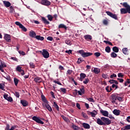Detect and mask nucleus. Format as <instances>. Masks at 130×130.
<instances>
[{
  "mask_svg": "<svg viewBox=\"0 0 130 130\" xmlns=\"http://www.w3.org/2000/svg\"><path fill=\"white\" fill-rule=\"evenodd\" d=\"M120 5H122L124 8L120 9V13L122 14H130V6L126 2L123 3H120Z\"/></svg>",
  "mask_w": 130,
  "mask_h": 130,
  "instance_id": "nucleus-1",
  "label": "nucleus"
},
{
  "mask_svg": "<svg viewBox=\"0 0 130 130\" xmlns=\"http://www.w3.org/2000/svg\"><path fill=\"white\" fill-rule=\"evenodd\" d=\"M78 53L81 55L82 57H88V56H91V55H93V54L91 52H85L84 50H80L78 51Z\"/></svg>",
  "mask_w": 130,
  "mask_h": 130,
  "instance_id": "nucleus-2",
  "label": "nucleus"
},
{
  "mask_svg": "<svg viewBox=\"0 0 130 130\" xmlns=\"http://www.w3.org/2000/svg\"><path fill=\"white\" fill-rule=\"evenodd\" d=\"M101 119H102V121L104 122L105 125H109V124H111V120L109 119L108 118H106L104 117H102L101 118Z\"/></svg>",
  "mask_w": 130,
  "mask_h": 130,
  "instance_id": "nucleus-3",
  "label": "nucleus"
},
{
  "mask_svg": "<svg viewBox=\"0 0 130 130\" xmlns=\"http://www.w3.org/2000/svg\"><path fill=\"white\" fill-rule=\"evenodd\" d=\"M106 13L108 15V16H109V17H111V18L114 19V20H118L117 15H116V14H114L110 11H106Z\"/></svg>",
  "mask_w": 130,
  "mask_h": 130,
  "instance_id": "nucleus-4",
  "label": "nucleus"
},
{
  "mask_svg": "<svg viewBox=\"0 0 130 130\" xmlns=\"http://www.w3.org/2000/svg\"><path fill=\"white\" fill-rule=\"evenodd\" d=\"M32 120L37 122V123H40L41 124H44V122L42 121L38 117L34 116L32 117Z\"/></svg>",
  "mask_w": 130,
  "mask_h": 130,
  "instance_id": "nucleus-5",
  "label": "nucleus"
},
{
  "mask_svg": "<svg viewBox=\"0 0 130 130\" xmlns=\"http://www.w3.org/2000/svg\"><path fill=\"white\" fill-rule=\"evenodd\" d=\"M15 24L17 25V26H19V28L22 29L23 31L24 32H26L27 31V28L25 27L24 26H23V24H22L19 21H16L15 22Z\"/></svg>",
  "mask_w": 130,
  "mask_h": 130,
  "instance_id": "nucleus-6",
  "label": "nucleus"
},
{
  "mask_svg": "<svg viewBox=\"0 0 130 130\" xmlns=\"http://www.w3.org/2000/svg\"><path fill=\"white\" fill-rule=\"evenodd\" d=\"M43 106L44 108H45V109H48V111H50V112H51V111H52V108H51V107H50L49 104H48V103H45L43 104Z\"/></svg>",
  "mask_w": 130,
  "mask_h": 130,
  "instance_id": "nucleus-7",
  "label": "nucleus"
},
{
  "mask_svg": "<svg viewBox=\"0 0 130 130\" xmlns=\"http://www.w3.org/2000/svg\"><path fill=\"white\" fill-rule=\"evenodd\" d=\"M112 103L114 104L115 103V101L117 100V93H113L111 95Z\"/></svg>",
  "mask_w": 130,
  "mask_h": 130,
  "instance_id": "nucleus-8",
  "label": "nucleus"
},
{
  "mask_svg": "<svg viewBox=\"0 0 130 130\" xmlns=\"http://www.w3.org/2000/svg\"><path fill=\"white\" fill-rule=\"evenodd\" d=\"M88 115H91V117H95L97 115V111L96 110H93V112H90L89 111H87Z\"/></svg>",
  "mask_w": 130,
  "mask_h": 130,
  "instance_id": "nucleus-9",
  "label": "nucleus"
},
{
  "mask_svg": "<svg viewBox=\"0 0 130 130\" xmlns=\"http://www.w3.org/2000/svg\"><path fill=\"white\" fill-rule=\"evenodd\" d=\"M42 55L44 58H48L49 57V53L45 49L43 50Z\"/></svg>",
  "mask_w": 130,
  "mask_h": 130,
  "instance_id": "nucleus-10",
  "label": "nucleus"
},
{
  "mask_svg": "<svg viewBox=\"0 0 130 130\" xmlns=\"http://www.w3.org/2000/svg\"><path fill=\"white\" fill-rule=\"evenodd\" d=\"M41 5H43L44 6H50L51 5V3L48 0H42L41 1Z\"/></svg>",
  "mask_w": 130,
  "mask_h": 130,
  "instance_id": "nucleus-11",
  "label": "nucleus"
},
{
  "mask_svg": "<svg viewBox=\"0 0 130 130\" xmlns=\"http://www.w3.org/2000/svg\"><path fill=\"white\" fill-rule=\"evenodd\" d=\"M4 39L7 41V42H11V36L9 34H5L4 36Z\"/></svg>",
  "mask_w": 130,
  "mask_h": 130,
  "instance_id": "nucleus-12",
  "label": "nucleus"
},
{
  "mask_svg": "<svg viewBox=\"0 0 130 130\" xmlns=\"http://www.w3.org/2000/svg\"><path fill=\"white\" fill-rule=\"evenodd\" d=\"M8 94H4V98L6 99V100H7V101H9V102H13V98L11 96H8Z\"/></svg>",
  "mask_w": 130,
  "mask_h": 130,
  "instance_id": "nucleus-13",
  "label": "nucleus"
},
{
  "mask_svg": "<svg viewBox=\"0 0 130 130\" xmlns=\"http://www.w3.org/2000/svg\"><path fill=\"white\" fill-rule=\"evenodd\" d=\"M41 20L42 22L45 24V25H48L50 24V22L45 18L44 17H41Z\"/></svg>",
  "mask_w": 130,
  "mask_h": 130,
  "instance_id": "nucleus-14",
  "label": "nucleus"
},
{
  "mask_svg": "<svg viewBox=\"0 0 130 130\" xmlns=\"http://www.w3.org/2000/svg\"><path fill=\"white\" fill-rule=\"evenodd\" d=\"M101 113H102V115L104 116H106V117H108V115H109V113L107 111H104L103 110H101L100 111Z\"/></svg>",
  "mask_w": 130,
  "mask_h": 130,
  "instance_id": "nucleus-15",
  "label": "nucleus"
},
{
  "mask_svg": "<svg viewBox=\"0 0 130 130\" xmlns=\"http://www.w3.org/2000/svg\"><path fill=\"white\" fill-rule=\"evenodd\" d=\"M29 36H30V37H32V38H36V32L33 30H31L29 31Z\"/></svg>",
  "mask_w": 130,
  "mask_h": 130,
  "instance_id": "nucleus-16",
  "label": "nucleus"
},
{
  "mask_svg": "<svg viewBox=\"0 0 130 130\" xmlns=\"http://www.w3.org/2000/svg\"><path fill=\"white\" fill-rule=\"evenodd\" d=\"M96 123L98 124H99V125H105V123L102 121V119H101L100 118H98L96 120Z\"/></svg>",
  "mask_w": 130,
  "mask_h": 130,
  "instance_id": "nucleus-17",
  "label": "nucleus"
},
{
  "mask_svg": "<svg viewBox=\"0 0 130 130\" xmlns=\"http://www.w3.org/2000/svg\"><path fill=\"white\" fill-rule=\"evenodd\" d=\"M84 39L87 41H91V40L92 39V36L90 35H86L84 36Z\"/></svg>",
  "mask_w": 130,
  "mask_h": 130,
  "instance_id": "nucleus-18",
  "label": "nucleus"
},
{
  "mask_svg": "<svg viewBox=\"0 0 130 130\" xmlns=\"http://www.w3.org/2000/svg\"><path fill=\"white\" fill-rule=\"evenodd\" d=\"M3 4L6 8H10L11 6V3L9 1H3Z\"/></svg>",
  "mask_w": 130,
  "mask_h": 130,
  "instance_id": "nucleus-19",
  "label": "nucleus"
},
{
  "mask_svg": "<svg viewBox=\"0 0 130 130\" xmlns=\"http://www.w3.org/2000/svg\"><path fill=\"white\" fill-rule=\"evenodd\" d=\"M34 81L36 82V83H41L42 82V79L40 77H35Z\"/></svg>",
  "mask_w": 130,
  "mask_h": 130,
  "instance_id": "nucleus-20",
  "label": "nucleus"
},
{
  "mask_svg": "<svg viewBox=\"0 0 130 130\" xmlns=\"http://www.w3.org/2000/svg\"><path fill=\"white\" fill-rule=\"evenodd\" d=\"M113 114L115 115L118 116L120 114V110L117 109H114L113 111Z\"/></svg>",
  "mask_w": 130,
  "mask_h": 130,
  "instance_id": "nucleus-21",
  "label": "nucleus"
},
{
  "mask_svg": "<svg viewBox=\"0 0 130 130\" xmlns=\"http://www.w3.org/2000/svg\"><path fill=\"white\" fill-rule=\"evenodd\" d=\"M82 125L84 128H85L86 129H89V128H90V125L87 123H83Z\"/></svg>",
  "mask_w": 130,
  "mask_h": 130,
  "instance_id": "nucleus-22",
  "label": "nucleus"
},
{
  "mask_svg": "<svg viewBox=\"0 0 130 130\" xmlns=\"http://www.w3.org/2000/svg\"><path fill=\"white\" fill-rule=\"evenodd\" d=\"M20 102L22 105V106H24V107H26V106H28V103L27 102V101H24V100H21Z\"/></svg>",
  "mask_w": 130,
  "mask_h": 130,
  "instance_id": "nucleus-23",
  "label": "nucleus"
},
{
  "mask_svg": "<svg viewBox=\"0 0 130 130\" xmlns=\"http://www.w3.org/2000/svg\"><path fill=\"white\" fill-rule=\"evenodd\" d=\"M123 53L125 55L128 54V49L127 48H124L122 49Z\"/></svg>",
  "mask_w": 130,
  "mask_h": 130,
  "instance_id": "nucleus-24",
  "label": "nucleus"
},
{
  "mask_svg": "<svg viewBox=\"0 0 130 130\" xmlns=\"http://www.w3.org/2000/svg\"><path fill=\"white\" fill-rule=\"evenodd\" d=\"M36 39H37V40H41V41H43L44 40V37L40 36H36Z\"/></svg>",
  "mask_w": 130,
  "mask_h": 130,
  "instance_id": "nucleus-25",
  "label": "nucleus"
},
{
  "mask_svg": "<svg viewBox=\"0 0 130 130\" xmlns=\"http://www.w3.org/2000/svg\"><path fill=\"white\" fill-rule=\"evenodd\" d=\"M6 130H14L15 129V127L12 126L11 128L10 129V125L9 124H7L6 125V127L5 128Z\"/></svg>",
  "mask_w": 130,
  "mask_h": 130,
  "instance_id": "nucleus-26",
  "label": "nucleus"
},
{
  "mask_svg": "<svg viewBox=\"0 0 130 130\" xmlns=\"http://www.w3.org/2000/svg\"><path fill=\"white\" fill-rule=\"evenodd\" d=\"M58 28L59 29H60V28H63V29H65V30H67V29H68V27H67V26H66L64 24H60L59 26H58Z\"/></svg>",
  "mask_w": 130,
  "mask_h": 130,
  "instance_id": "nucleus-27",
  "label": "nucleus"
},
{
  "mask_svg": "<svg viewBox=\"0 0 130 130\" xmlns=\"http://www.w3.org/2000/svg\"><path fill=\"white\" fill-rule=\"evenodd\" d=\"M53 104H54V106L55 108H56V110H57V111H59V107H58V105H57V103H56V102H54Z\"/></svg>",
  "mask_w": 130,
  "mask_h": 130,
  "instance_id": "nucleus-28",
  "label": "nucleus"
},
{
  "mask_svg": "<svg viewBox=\"0 0 130 130\" xmlns=\"http://www.w3.org/2000/svg\"><path fill=\"white\" fill-rule=\"evenodd\" d=\"M42 100L44 103H48V101L47 100V99L45 98V96L44 95H42Z\"/></svg>",
  "mask_w": 130,
  "mask_h": 130,
  "instance_id": "nucleus-29",
  "label": "nucleus"
},
{
  "mask_svg": "<svg viewBox=\"0 0 130 130\" xmlns=\"http://www.w3.org/2000/svg\"><path fill=\"white\" fill-rule=\"evenodd\" d=\"M1 68H7V64L3 61L1 60Z\"/></svg>",
  "mask_w": 130,
  "mask_h": 130,
  "instance_id": "nucleus-30",
  "label": "nucleus"
},
{
  "mask_svg": "<svg viewBox=\"0 0 130 130\" xmlns=\"http://www.w3.org/2000/svg\"><path fill=\"white\" fill-rule=\"evenodd\" d=\"M105 51L108 53H110V52H111V49L110 48L109 46H107L105 48Z\"/></svg>",
  "mask_w": 130,
  "mask_h": 130,
  "instance_id": "nucleus-31",
  "label": "nucleus"
},
{
  "mask_svg": "<svg viewBox=\"0 0 130 130\" xmlns=\"http://www.w3.org/2000/svg\"><path fill=\"white\" fill-rule=\"evenodd\" d=\"M113 51H114V52L117 53V52H118V51H119V49H118V48L117 47L115 46V47H113Z\"/></svg>",
  "mask_w": 130,
  "mask_h": 130,
  "instance_id": "nucleus-32",
  "label": "nucleus"
},
{
  "mask_svg": "<svg viewBox=\"0 0 130 130\" xmlns=\"http://www.w3.org/2000/svg\"><path fill=\"white\" fill-rule=\"evenodd\" d=\"M47 18H48V19L49 21H52L53 19V17L50 15V14H48L47 16Z\"/></svg>",
  "mask_w": 130,
  "mask_h": 130,
  "instance_id": "nucleus-33",
  "label": "nucleus"
},
{
  "mask_svg": "<svg viewBox=\"0 0 130 130\" xmlns=\"http://www.w3.org/2000/svg\"><path fill=\"white\" fill-rule=\"evenodd\" d=\"M111 57H112L113 58H115V57H117V54L116 53H115V52H113L111 53Z\"/></svg>",
  "mask_w": 130,
  "mask_h": 130,
  "instance_id": "nucleus-34",
  "label": "nucleus"
},
{
  "mask_svg": "<svg viewBox=\"0 0 130 130\" xmlns=\"http://www.w3.org/2000/svg\"><path fill=\"white\" fill-rule=\"evenodd\" d=\"M93 72L94 74H99V73H100V69L98 68H94L93 70Z\"/></svg>",
  "mask_w": 130,
  "mask_h": 130,
  "instance_id": "nucleus-35",
  "label": "nucleus"
},
{
  "mask_svg": "<svg viewBox=\"0 0 130 130\" xmlns=\"http://www.w3.org/2000/svg\"><path fill=\"white\" fill-rule=\"evenodd\" d=\"M80 90L82 94H85V87L84 86H82Z\"/></svg>",
  "mask_w": 130,
  "mask_h": 130,
  "instance_id": "nucleus-36",
  "label": "nucleus"
},
{
  "mask_svg": "<svg viewBox=\"0 0 130 130\" xmlns=\"http://www.w3.org/2000/svg\"><path fill=\"white\" fill-rule=\"evenodd\" d=\"M65 43L67 44V45H69L70 46L72 45V42L70 40H66L65 41Z\"/></svg>",
  "mask_w": 130,
  "mask_h": 130,
  "instance_id": "nucleus-37",
  "label": "nucleus"
},
{
  "mask_svg": "<svg viewBox=\"0 0 130 130\" xmlns=\"http://www.w3.org/2000/svg\"><path fill=\"white\" fill-rule=\"evenodd\" d=\"M14 82L15 86H18V83H19V80L16 78H14Z\"/></svg>",
  "mask_w": 130,
  "mask_h": 130,
  "instance_id": "nucleus-38",
  "label": "nucleus"
},
{
  "mask_svg": "<svg viewBox=\"0 0 130 130\" xmlns=\"http://www.w3.org/2000/svg\"><path fill=\"white\" fill-rule=\"evenodd\" d=\"M60 92H62L63 94H66V93H67V89L66 88H60Z\"/></svg>",
  "mask_w": 130,
  "mask_h": 130,
  "instance_id": "nucleus-39",
  "label": "nucleus"
},
{
  "mask_svg": "<svg viewBox=\"0 0 130 130\" xmlns=\"http://www.w3.org/2000/svg\"><path fill=\"white\" fill-rule=\"evenodd\" d=\"M84 61V60L82 59V58L80 57L78 59V61H77V63L78 64H80L81 62H83Z\"/></svg>",
  "mask_w": 130,
  "mask_h": 130,
  "instance_id": "nucleus-40",
  "label": "nucleus"
},
{
  "mask_svg": "<svg viewBox=\"0 0 130 130\" xmlns=\"http://www.w3.org/2000/svg\"><path fill=\"white\" fill-rule=\"evenodd\" d=\"M21 70H22V67L21 66H17V68H16V71H17V72H19V73H20V72H21Z\"/></svg>",
  "mask_w": 130,
  "mask_h": 130,
  "instance_id": "nucleus-41",
  "label": "nucleus"
},
{
  "mask_svg": "<svg viewBox=\"0 0 130 130\" xmlns=\"http://www.w3.org/2000/svg\"><path fill=\"white\" fill-rule=\"evenodd\" d=\"M103 24L106 25H108V19H104L103 21Z\"/></svg>",
  "mask_w": 130,
  "mask_h": 130,
  "instance_id": "nucleus-42",
  "label": "nucleus"
},
{
  "mask_svg": "<svg viewBox=\"0 0 130 130\" xmlns=\"http://www.w3.org/2000/svg\"><path fill=\"white\" fill-rule=\"evenodd\" d=\"M89 82H90L89 78H85V81H83V84L87 85V84H88V83H89Z\"/></svg>",
  "mask_w": 130,
  "mask_h": 130,
  "instance_id": "nucleus-43",
  "label": "nucleus"
},
{
  "mask_svg": "<svg viewBox=\"0 0 130 130\" xmlns=\"http://www.w3.org/2000/svg\"><path fill=\"white\" fill-rule=\"evenodd\" d=\"M72 127H73V128L75 130H79V129H80V128H79L78 126H77V125H75V124H73V125H72Z\"/></svg>",
  "mask_w": 130,
  "mask_h": 130,
  "instance_id": "nucleus-44",
  "label": "nucleus"
},
{
  "mask_svg": "<svg viewBox=\"0 0 130 130\" xmlns=\"http://www.w3.org/2000/svg\"><path fill=\"white\" fill-rule=\"evenodd\" d=\"M94 55H95V56H96V57H99V56H100V55H101V53L100 52H95L94 53Z\"/></svg>",
  "mask_w": 130,
  "mask_h": 130,
  "instance_id": "nucleus-45",
  "label": "nucleus"
},
{
  "mask_svg": "<svg viewBox=\"0 0 130 130\" xmlns=\"http://www.w3.org/2000/svg\"><path fill=\"white\" fill-rule=\"evenodd\" d=\"M61 117L63 118V119L64 120V121H66V122H68V121H69V119L68 118H67V117L62 115Z\"/></svg>",
  "mask_w": 130,
  "mask_h": 130,
  "instance_id": "nucleus-46",
  "label": "nucleus"
},
{
  "mask_svg": "<svg viewBox=\"0 0 130 130\" xmlns=\"http://www.w3.org/2000/svg\"><path fill=\"white\" fill-rule=\"evenodd\" d=\"M0 89L2 90H5V84L0 83Z\"/></svg>",
  "mask_w": 130,
  "mask_h": 130,
  "instance_id": "nucleus-47",
  "label": "nucleus"
},
{
  "mask_svg": "<svg viewBox=\"0 0 130 130\" xmlns=\"http://www.w3.org/2000/svg\"><path fill=\"white\" fill-rule=\"evenodd\" d=\"M80 76L81 78H82V79H85L86 77V75L84 73H81L80 74Z\"/></svg>",
  "mask_w": 130,
  "mask_h": 130,
  "instance_id": "nucleus-48",
  "label": "nucleus"
},
{
  "mask_svg": "<svg viewBox=\"0 0 130 130\" xmlns=\"http://www.w3.org/2000/svg\"><path fill=\"white\" fill-rule=\"evenodd\" d=\"M75 91L76 94L78 93V95H81L82 94H83V93H81V91H80V90L78 91V90L75 89Z\"/></svg>",
  "mask_w": 130,
  "mask_h": 130,
  "instance_id": "nucleus-49",
  "label": "nucleus"
},
{
  "mask_svg": "<svg viewBox=\"0 0 130 130\" xmlns=\"http://www.w3.org/2000/svg\"><path fill=\"white\" fill-rule=\"evenodd\" d=\"M15 96H16L17 98H19L20 97V93H19L18 91H16L15 93Z\"/></svg>",
  "mask_w": 130,
  "mask_h": 130,
  "instance_id": "nucleus-50",
  "label": "nucleus"
},
{
  "mask_svg": "<svg viewBox=\"0 0 130 130\" xmlns=\"http://www.w3.org/2000/svg\"><path fill=\"white\" fill-rule=\"evenodd\" d=\"M82 115L83 116V117L84 118H88V116L87 115V114H86V113H84V112H82Z\"/></svg>",
  "mask_w": 130,
  "mask_h": 130,
  "instance_id": "nucleus-51",
  "label": "nucleus"
},
{
  "mask_svg": "<svg viewBox=\"0 0 130 130\" xmlns=\"http://www.w3.org/2000/svg\"><path fill=\"white\" fill-rule=\"evenodd\" d=\"M65 52H66V53H68V54H72V50H66L65 51Z\"/></svg>",
  "mask_w": 130,
  "mask_h": 130,
  "instance_id": "nucleus-52",
  "label": "nucleus"
},
{
  "mask_svg": "<svg viewBox=\"0 0 130 130\" xmlns=\"http://www.w3.org/2000/svg\"><path fill=\"white\" fill-rule=\"evenodd\" d=\"M29 67H31L32 69H34L35 68V65L33 62L29 63Z\"/></svg>",
  "mask_w": 130,
  "mask_h": 130,
  "instance_id": "nucleus-53",
  "label": "nucleus"
},
{
  "mask_svg": "<svg viewBox=\"0 0 130 130\" xmlns=\"http://www.w3.org/2000/svg\"><path fill=\"white\" fill-rule=\"evenodd\" d=\"M110 79H113V78H116V74L113 73L110 76Z\"/></svg>",
  "mask_w": 130,
  "mask_h": 130,
  "instance_id": "nucleus-54",
  "label": "nucleus"
},
{
  "mask_svg": "<svg viewBox=\"0 0 130 130\" xmlns=\"http://www.w3.org/2000/svg\"><path fill=\"white\" fill-rule=\"evenodd\" d=\"M123 74L121 73H118V78H123Z\"/></svg>",
  "mask_w": 130,
  "mask_h": 130,
  "instance_id": "nucleus-55",
  "label": "nucleus"
},
{
  "mask_svg": "<svg viewBox=\"0 0 130 130\" xmlns=\"http://www.w3.org/2000/svg\"><path fill=\"white\" fill-rule=\"evenodd\" d=\"M18 52L20 54H21L22 55H25V54H26L25 52H24L23 51H19Z\"/></svg>",
  "mask_w": 130,
  "mask_h": 130,
  "instance_id": "nucleus-56",
  "label": "nucleus"
},
{
  "mask_svg": "<svg viewBox=\"0 0 130 130\" xmlns=\"http://www.w3.org/2000/svg\"><path fill=\"white\" fill-rule=\"evenodd\" d=\"M10 9L11 13H14V11H15V9H14V8H13V6H10Z\"/></svg>",
  "mask_w": 130,
  "mask_h": 130,
  "instance_id": "nucleus-57",
  "label": "nucleus"
},
{
  "mask_svg": "<svg viewBox=\"0 0 130 130\" xmlns=\"http://www.w3.org/2000/svg\"><path fill=\"white\" fill-rule=\"evenodd\" d=\"M47 39V40H49V41H52V40H53V38H52V37H48Z\"/></svg>",
  "mask_w": 130,
  "mask_h": 130,
  "instance_id": "nucleus-58",
  "label": "nucleus"
},
{
  "mask_svg": "<svg viewBox=\"0 0 130 130\" xmlns=\"http://www.w3.org/2000/svg\"><path fill=\"white\" fill-rule=\"evenodd\" d=\"M88 100V101H89V102H94V99H93V98H89L87 99Z\"/></svg>",
  "mask_w": 130,
  "mask_h": 130,
  "instance_id": "nucleus-59",
  "label": "nucleus"
},
{
  "mask_svg": "<svg viewBox=\"0 0 130 130\" xmlns=\"http://www.w3.org/2000/svg\"><path fill=\"white\" fill-rule=\"evenodd\" d=\"M117 81H119V82H120V83H123V81H124V80H123V79H121V78H117Z\"/></svg>",
  "mask_w": 130,
  "mask_h": 130,
  "instance_id": "nucleus-60",
  "label": "nucleus"
},
{
  "mask_svg": "<svg viewBox=\"0 0 130 130\" xmlns=\"http://www.w3.org/2000/svg\"><path fill=\"white\" fill-rule=\"evenodd\" d=\"M72 73H73V70H68L67 71V74L68 75H71Z\"/></svg>",
  "mask_w": 130,
  "mask_h": 130,
  "instance_id": "nucleus-61",
  "label": "nucleus"
},
{
  "mask_svg": "<svg viewBox=\"0 0 130 130\" xmlns=\"http://www.w3.org/2000/svg\"><path fill=\"white\" fill-rule=\"evenodd\" d=\"M3 77L5 78V79H6V80H10V76H9V75H7L6 77L3 75Z\"/></svg>",
  "mask_w": 130,
  "mask_h": 130,
  "instance_id": "nucleus-62",
  "label": "nucleus"
},
{
  "mask_svg": "<svg viewBox=\"0 0 130 130\" xmlns=\"http://www.w3.org/2000/svg\"><path fill=\"white\" fill-rule=\"evenodd\" d=\"M54 83H55V84H57L58 85H60V86H61V83L60 82H59V81H57L56 80L54 81Z\"/></svg>",
  "mask_w": 130,
  "mask_h": 130,
  "instance_id": "nucleus-63",
  "label": "nucleus"
},
{
  "mask_svg": "<svg viewBox=\"0 0 130 130\" xmlns=\"http://www.w3.org/2000/svg\"><path fill=\"white\" fill-rule=\"evenodd\" d=\"M125 129L127 130L130 129V125L129 124H127L125 126Z\"/></svg>",
  "mask_w": 130,
  "mask_h": 130,
  "instance_id": "nucleus-64",
  "label": "nucleus"
}]
</instances>
